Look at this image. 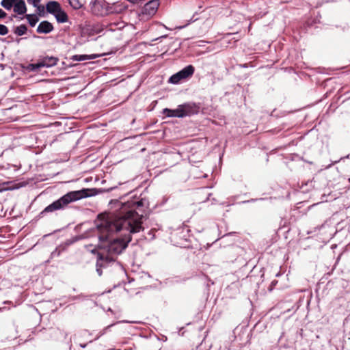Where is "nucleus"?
Segmentation results:
<instances>
[{
  "mask_svg": "<svg viewBox=\"0 0 350 350\" xmlns=\"http://www.w3.org/2000/svg\"><path fill=\"white\" fill-rule=\"evenodd\" d=\"M53 29V27L51 23L44 21L41 22L37 27V31L39 33H49Z\"/></svg>",
  "mask_w": 350,
  "mask_h": 350,
  "instance_id": "1a4fd4ad",
  "label": "nucleus"
},
{
  "mask_svg": "<svg viewBox=\"0 0 350 350\" xmlns=\"http://www.w3.org/2000/svg\"><path fill=\"white\" fill-rule=\"evenodd\" d=\"M8 33V27L4 25L0 24V35L1 36H5Z\"/></svg>",
  "mask_w": 350,
  "mask_h": 350,
  "instance_id": "a211bd4d",
  "label": "nucleus"
},
{
  "mask_svg": "<svg viewBox=\"0 0 350 350\" xmlns=\"http://www.w3.org/2000/svg\"><path fill=\"white\" fill-rule=\"evenodd\" d=\"M194 67L189 65L183 69L173 75L169 79V82L173 84L178 83L181 80L186 79L193 75Z\"/></svg>",
  "mask_w": 350,
  "mask_h": 350,
  "instance_id": "423d86ee",
  "label": "nucleus"
},
{
  "mask_svg": "<svg viewBox=\"0 0 350 350\" xmlns=\"http://www.w3.org/2000/svg\"><path fill=\"white\" fill-rule=\"evenodd\" d=\"M25 18H27L29 25L31 27H34L36 25V24L37 23V22L38 21V18L35 14H27L25 16Z\"/></svg>",
  "mask_w": 350,
  "mask_h": 350,
  "instance_id": "ddd939ff",
  "label": "nucleus"
},
{
  "mask_svg": "<svg viewBox=\"0 0 350 350\" xmlns=\"http://www.w3.org/2000/svg\"><path fill=\"white\" fill-rule=\"evenodd\" d=\"M142 200L128 202L122 204L116 214H101L98 215L96 231L99 241H107L108 237L115 232L122 231L123 239H114L112 241H131L130 234L139 232L142 229V220L144 211Z\"/></svg>",
  "mask_w": 350,
  "mask_h": 350,
  "instance_id": "f257e3e1",
  "label": "nucleus"
},
{
  "mask_svg": "<svg viewBox=\"0 0 350 350\" xmlns=\"http://www.w3.org/2000/svg\"><path fill=\"white\" fill-rule=\"evenodd\" d=\"M57 59L53 57H47L36 64H31L28 69L31 71H36L42 67H51L56 65Z\"/></svg>",
  "mask_w": 350,
  "mask_h": 350,
  "instance_id": "0eeeda50",
  "label": "nucleus"
},
{
  "mask_svg": "<svg viewBox=\"0 0 350 350\" xmlns=\"http://www.w3.org/2000/svg\"><path fill=\"white\" fill-rule=\"evenodd\" d=\"M84 297H85V296H84V295H83L82 294H81V295H78V296L72 297V300H74V299H81V298H84Z\"/></svg>",
  "mask_w": 350,
  "mask_h": 350,
  "instance_id": "412c9836",
  "label": "nucleus"
},
{
  "mask_svg": "<svg viewBox=\"0 0 350 350\" xmlns=\"http://www.w3.org/2000/svg\"><path fill=\"white\" fill-rule=\"evenodd\" d=\"M99 57L98 55L92 54V55H76L74 56V59L76 61H85V60H92L94 59Z\"/></svg>",
  "mask_w": 350,
  "mask_h": 350,
  "instance_id": "f8f14e48",
  "label": "nucleus"
},
{
  "mask_svg": "<svg viewBox=\"0 0 350 350\" xmlns=\"http://www.w3.org/2000/svg\"><path fill=\"white\" fill-rule=\"evenodd\" d=\"M1 5L7 10L13 8L14 13L23 15L27 12V7L24 0H2Z\"/></svg>",
  "mask_w": 350,
  "mask_h": 350,
  "instance_id": "39448f33",
  "label": "nucleus"
},
{
  "mask_svg": "<svg viewBox=\"0 0 350 350\" xmlns=\"http://www.w3.org/2000/svg\"><path fill=\"white\" fill-rule=\"evenodd\" d=\"M64 250V247H62V246H59V247H57L53 252H51V258H54L55 256H58L62 250Z\"/></svg>",
  "mask_w": 350,
  "mask_h": 350,
  "instance_id": "f3484780",
  "label": "nucleus"
},
{
  "mask_svg": "<svg viewBox=\"0 0 350 350\" xmlns=\"http://www.w3.org/2000/svg\"><path fill=\"white\" fill-rule=\"evenodd\" d=\"M29 4L33 5V7L40 9L39 3L41 0H27Z\"/></svg>",
  "mask_w": 350,
  "mask_h": 350,
  "instance_id": "6ab92c4d",
  "label": "nucleus"
},
{
  "mask_svg": "<svg viewBox=\"0 0 350 350\" xmlns=\"http://www.w3.org/2000/svg\"><path fill=\"white\" fill-rule=\"evenodd\" d=\"M80 346H81L82 348H85V347H86L87 345H86V344H84V345H80Z\"/></svg>",
  "mask_w": 350,
  "mask_h": 350,
  "instance_id": "5701e85b",
  "label": "nucleus"
},
{
  "mask_svg": "<svg viewBox=\"0 0 350 350\" xmlns=\"http://www.w3.org/2000/svg\"><path fill=\"white\" fill-rule=\"evenodd\" d=\"M68 2L74 9H79L81 7V4L79 0H68Z\"/></svg>",
  "mask_w": 350,
  "mask_h": 350,
  "instance_id": "dca6fc26",
  "label": "nucleus"
},
{
  "mask_svg": "<svg viewBox=\"0 0 350 350\" xmlns=\"http://www.w3.org/2000/svg\"><path fill=\"white\" fill-rule=\"evenodd\" d=\"M27 27L24 25H21L16 28L14 33L18 36H23L27 32Z\"/></svg>",
  "mask_w": 350,
  "mask_h": 350,
  "instance_id": "2eb2a0df",
  "label": "nucleus"
},
{
  "mask_svg": "<svg viewBox=\"0 0 350 350\" xmlns=\"http://www.w3.org/2000/svg\"><path fill=\"white\" fill-rule=\"evenodd\" d=\"M111 350H120V349H111Z\"/></svg>",
  "mask_w": 350,
  "mask_h": 350,
  "instance_id": "b1692460",
  "label": "nucleus"
},
{
  "mask_svg": "<svg viewBox=\"0 0 350 350\" xmlns=\"http://www.w3.org/2000/svg\"><path fill=\"white\" fill-rule=\"evenodd\" d=\"M7 16V14L1 9H0V18H3Z\"/></svg>",
  "mask_w": 350,
  "mask_h": 350,
  "instance_id": "aec40b11",
  "label": "nucleus"
},
{
  "mask_svg": "<svg viewBox=\"0 0 350 350\" xmlns=\"http://www.w3.org/2000/svg\"><path fill=\"white\" fill-rule=\"evenodd\" d=\"M61 8L60 4L55 1H49L46 5V11L53 15H55Z\"/></svg>",
  "mask_w": 350,
  "mask_h": 350,
  "instance_id": "9d476101",
  "label": "nucleus"
},
{
  "mask_svg": "<svg viewBox=\"0 0 350 350\" xmlns=\"http://www.w3.org/2000/svg\"><path fill=\"white\" fill-rule=\"evenodd\" d=\"M53 16L58 23H64L68 21V15L62 8Z\"/></svg>",
  "mask_w": 350,
  "mask_h": 350,
  "instance_id": "9b49d317",
  "label": "nucleus"
},
{
  "mask_svg": "<svg viewBox=\"0 0 350 350\" xmlns=\"http://www.w3.org/2000/svg\"><path fill=\"white\" fill-rule=\"evenodd\" d=\"M115 325V323H112L111 325H109L107 326H106L105 327H104L103 329H101L96 335V338H94V340H98V338H100L101 336H103V335H105V334H107L109 330H110V328L111 327H113V325Z\"/></svg>",
  "mask_w": 350,
  "mask_h": 350,
  "instance_id": "4468645a",
  "label": "nucleus"
},
{
  "mask_svg": "<svg viewBox=\"0 0 350 350\" xmlns=\"http://www.w3.org/2000/svg\"><path fill=\"white\" fill-rule=\"evenodd\" d=\"M336 247H337L336 244H334V245H332L331 246V248H332V250H334V248H336Z\"/></svg>",
  "mask_w": 350,
  "mask_h": 350,
  "instance_id": "4be33fe9",
  "label": "nucleus"
},
{
  "mask_svg": "<svg viewBox=\"0 0 350 350\" xmlns=\"http://www.w3.org/2000/svg\"><path fill=\"white\" fill-rule=\"evenodd\" d=\"M129 242H100L96 246L88 245L86 249L96 254V272L99 276L103 274L102 269L115 260V257L121 254L128 246Z\"/></svg>",
  "mask_w": 350,
  "mask_h": 350,
  "instance_id": "f03ea898",
  "label": "nucleus"
},
{
  "mask_svg": "<svg viewBox=\"0 0 350 350\" xmlns=\"http://www.w3.org/2000/svg\"><path fill=\"white\" fill-rule=\"evenodd\" d=\"M196 111L194 105L184 104L179 105L176 109H170L165 108L163 110V113L167 117L183 118L184 116H190Z\"/></svg>",
  "mask_w": 350,
  "mask_h": 350,
  "instance_id": "20e7f679",
  "label": "nucleus"
},
{
  "mask_svg": "<svg viewBox=\"0 0 350 350\" xmlns=\"http://www.w3.org/2000/svg\"><path fill=\"white\" fill-rule=\"evenodd\" d=\"M159 6V0H151L144 5V12L148 15L152 16L156 13Z\"/></svg>",
  "mask_w": 350,
  "mask_h": 350,
  "instance_id": "6e6552de",
  "label": "nucleus"
},
{
  "mask_svg": "<svg viewBox=\"0 0 350 350\" xmlns=\"http://www.w3.org/2000/svg\"><path fill=\"white\" fill-rule=\"evenodd\" d=\"M86 196L87 191L85 189L68 192L59 200L47 206L43 212H53L62 209L70 202L77 201Z\"/></svg>",
  "mask_w": 350,
  "mask_h": 350,
  "instance_id": "7ed1b4c3",
  "label": "nucleus"
}]
</instances>
